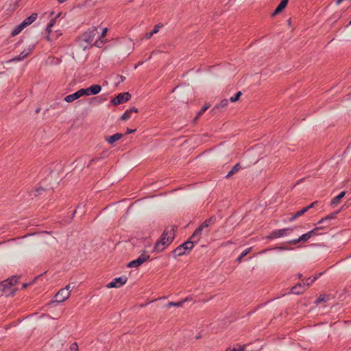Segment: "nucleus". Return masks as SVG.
<instances>
[{"mask_svg":"<svg viewBox=\"0 0 351 351\" xmlns=\"http://www.w3.org/2000/svg\"><path fill=\"white\" fill-rule=\"evenodd\" d=\"M123 136V134L121 133H117L114 135L106 136L105 138V140L110 144H113L116 141L121 139Z\"/></svg>","mask_w":351,"mask_h":351,"instance_id":"16","label":"nucleus"},{"mask_svg":"<svg viewBox=\"0 0 351 351\" xmlns=\"http://www.w3.org/2000/svg\"><path fill=\"white\" fill-rule=\"evenodd\" d=\"M173 253H174L176 256H182L184 254H188L186 252V251L183 248L182 245H180L178 247H176L174 250Z\"/></svg>","mask_w":351,"mask_h":351,"instance_id":"19","label":"nucleus"},{"mask_svg":"<svg viewBox=\"0 0 351 351\" xmlns=\"http://www.w3.org/2000/svg\"><path fill=\"white\" fill-rule=\"evenodd\" d=\"M315 204H316V202H313L309 206H306V208H308V210L310 208H313Z\"/></svg>","mask_w":351,"mask_h":351,"instance_id":"43","label":"nucleus"},{"mask_svg":"<svg viewBox=\"0 0 351 351\" xmlns=\"http://www.w3.org/2000/svg\"><path fill=\"white\" fill-rule=\"evenodd\" d=\"M228 104V100L227 99H222L217 105L215 106V108H225Z\"/></svg>","mask_w":351,"mask_h":351,"instance_id":"27","label":"nucleus"},{"mask_svg":"<svg viewBox=\"0 0 351 351\" xmlns=\"http://www.w3.org/2000/svg\"><path fill=\"white\" fill-rule=\"evenodd\" d=\"M73 287L74 286H71V284H69L64 288H63V289L67 290V291H69V293L71 294V290Z\"/></svg>","mask_w":351,"mask_h":351,"instance_id":"39","label":"nucleus"},{"mask_svg":"<svg viewBox=\"0 0 351 351\" xmlns=\"http://www.w3.org/2000/svg\"><path fill=\"white\" fill-rule=\"evenodd\" d=\"M346 191L341 192L337 196L335 197L332 201L331 204L333 205L338 204L340 202V200L345 196Z\"/></svg>","mask_w":351,"mask_h":351,"instance_id":"21","label":"nucleus"},{"mask_svg":"<svg viewBox=\"0 0 351 351\" xmlns=\"http://www.w3.org/2000/svg\"><path fill=\"white\" fill-rule=\"evenodd\" d=\"M202 230L203 228H202L201 226H199L191 235V239H193L194 241H196L197 243L201 238Z\"/></svg>","mask_w":351,"mask_h":351,"instance_id":"18","label":"nucleus"},{"mask_svg":"<svg viewBox=\"0 0 351 351\" xmlns=\"http://www.w3.org/2000/svg\"><path fill=\"white\" fill-rule=\"evenodd\" d=\"M70 293L67 290L61 289L55 295V300L53 302L61 303L66 300L70 297Z\"/></svg>","mask_w":351,"mask_h":351,"instance_id":"9","label":"nucleus"},{"mask_svg":"<svg viewBox=\"0 0 351 351\" xmlns=\"http://www.w3.org/2000/svg\"><path fill=\"white\" fill-rule=\"evenodd\" d=\"M291 21L290 20H288V24H290Z\"/></svg>","mask_w":351,"mask_h":351,"instance_id":"53","label":"nucleus"},{"mask_svg":"<svg viewBox=\"0 0 351 351\" xmlns=\"http://www.w3.org/2000/svg\"><path fill=\"white\" fill-rule=\"evenodd\" d=\"M202 337V335H199L196 337V339H200Z\"/></svg>","mask_w":351,"mask_h":351,"instance_id":"50","label":"nucleus"},{"mask_svg":"<svg viewBox=\"0 0 351 351\" xmlns=\"http://www.w3.org/2000/svg\"><path fill=\"white\" fill-rule=\"evenodd\" d=\"M17 283V278L16 276H12L0 283V291L4 292L6 295H13L16 289L12 287Z\"/></svg>","mask_w":351,"mask_h":351,"instance_id":"2","label":"nucleus"},{"mask_svg":"<svg viewBox=\"0 0 351 351\" xmlns=\"http://www.w3.org/2000/svg\"><path fill=\"white\" fill-rule=\"evenodd\" d=\"M233 243L232 241H227V242H225V243H223L221 244V246L223 247H226L228 245H230V244H232Z\"/></svg>","mask_w":351,"mask_h":351,"instance_id":"42","label":"nucleus"},{"mask_svg":"<svg viewBox=\"0 0 351 351\" xmlns=\"http://www.w3.org/2000/svg\"><path fill=\"white\" fill-rule=\"evenodd\" d=\"M32 51V48H27L24 49L19 56H16L12 59L14 61H21L29 55Z\"/></svg>","mask_w":351,"mask_h":351,"instance_id":"13","label":"nucleus"},{"mask_svg":"<svg viewBox=\"0 0 351 351\" xmlns=\"http://www.w3.org/2000/svg\"><path fill=\"white\" fill-rule=\"evenodd\" d=\"M241 94H242V93H241V91L237 92V93H236V95H235L234 97H231L230 98V101L231 102H236V101H237L239 99V98H240V97H241Z\"/></svg>","mask_w":351,"mask_h":351,"instance_id":"30","label":"nucleus"},{"mask_svg":"<svg viewBox=\"0 0 351 351\" xmlns=\"http://www.w3.org/2000/svg\"><path fill=\"white\" fill-rule=\"evenodd\" d=\"M322 227H316L312 230L308 231V232L302 234L297 239L291 240L289 241V244L295 245L299 242H306L308 241L312 237L317 234V231L321 230Z\"/></svg>","mask_w":351,"mask_h":351,"instance_id":"3","label":"nucleus"},{"mask_svg":"<svg viewBox=\"0 0 351 351\" xmlns=\"http://www.w3.org/2000/svg\"><path fill=\"white\" fill-rule=\"evenodd\" d=\"M252 249V247H249V248L245 250L244 251H243L242 253L241 254V255L237 259V261L238 262H241L242 258L251 252Z\"/></svg>","mask_w":351,"mask_h":351,"instance_id":"26","label":"nucleus"},{"mask_svg":"<svg viewBox=\"0 0 351 351\" xmlns=\"http://www.w3.org/2000/svg\"><path fill=\"white\" fill-rule=\"evenodd\" d=\"M127 280L128 278L125 276L118 277L107 284L106 287L108 289L119 288L124 285L127 282Z\"/></svg>","mask_w":351,"mask_h":351,"instance_id":"7","label":"nucleus"},{"mask_svg":"<svg viewBox=\"0 0 351 351\" xmlns=\"http://www.w3.org/2000/svg\"><path fill=\"white\" fill-rule=\"evenodd\" d=\"M175 230L176 226H174L166 228L160 237V239L156 243L154 249V251L158 252H162L172 243L175 237Z\"/></svg>","mask_w":351,"mask_h":351,"instance_id":"1","label":"nucleus"},{"mask_svg":"<svg viewBox=\"0 0 351 351\" xmlns=\"http://www.w3.org/2000/svg\"><path fill=\"white\" fill-rule=\"evenodd\" d=\"M317 279V277H314L313 279H307L306 280V282L304 283V285H306V286H309L310 285H311L315 280Z\"/></svg>","mask_w":351,"mask_h":351,"instance_id":"37","label":"nucleus"},{"mask_svg":"<svg viewBox=\"0 0 351 351\" xmlns=\"http://www.w3.org/2000/svg\"><path fill=\"white\" fill-rule=\"evenodd\" d=\"M349 24L351 25V21H350Z\"/></svg>","mask_w":351,"mask_h":351,"instance_id":"54","label":"nucleus"},{"mask_svg":"<svg viewBox=\"0 0 351 351\" xmlns=\"http://www.w3.org/2000/svg\"><path fill=\"white\" fill-rule=\"evenodd\" d=\"M83 91L84 92V96H89L91 95H97L98 94L101 90V87L100 85L95 84L92 85L91 86L87 88H82Z\"/></svg>","mask_w":351,"mask_h":351,"instance_id":"11","label":"nucleus"},{"mask_svg":"<svg viewBox=\"0 0 351 351\" xmlns=\"http://www.w3.org/2000/svg\"><path fill=\"white\" fill-rule=\"evenodd\" d=\"M328 300V297L325 295H320L316 300V304L325 302Z\"/></svg>","mask_w":351,"mask_h":351,"instance_id":"35","label":"nucleus"},{"mask_svg":"<svg viewBox=\"0 0 351 351\" xmlns=\"http://www.w3.org/2000/svg\"><path fill=\"white\" fill-rule=\"evenodd\" d=\"M119 77L121 79V82H123L125 80V77L123 75H120Z\"/></svg>","mask_w":351,"mask_h":351,"instance_id":"46","label":"nucleus"},{"mask_svg":"<svg viewBox=\"0 0 351 351\" xmlns=\"http://www.w3.org/2000/svg\"><path fill=\"white\" fill-rule=\"evenodd\" d=\"M338 213L336 212V213H332L330 215H328V216H326V217H324L322 218V219H320L319 221H318V224H322V223H324L325 222H326L328 220H331V219H333L335 218L336 217V215Z\"/></svg>","mask_w":351,"mask_h":351,"instance_id":"22","label":"nucleus"},{"mask_svg":"<svg viewBox=\"0 0 351 351\" xmlns=\"http://www.w3.org/2000/svg\"><path fill=\"white\" fill-rule=\"evenodd\" d=\"M128 110L130 111V113H132V112L137 113L138 112V109L136 107H132L131 108H130Z\"/></svg>","mask_w":351,"mask_h":351,"instance_id":"41","label":"nucleus"},{"mask_svg":"<svg viewBox=\"0 0 351 351\" xmlns=\"http://www.w3.org/2000/svg\"><path fill=\"white\" fill-rule=\"evenodd\" d=\"M291 231H293V228H283L280 230H276L273 231L267 238L269 239H273L276 238H280L289 234Z\"/></svg>","mask_w":351,"mask_h":351,"instance_id":"6","label":"nucleus"},{"mask_svg":"<svg viewBox=\"0 0 351 351\" xmlns=\"http://www.w3.org/2000/svg\"><path fill=\"white\" fill-rule=\"evenodd\" d=\"M131 95L128 92L120 93L112 100V102L114 105L117 106L128 101Z\"/></svg>","mask_w":351,"mask_h":351,"instance_id":"8","label":"nucleus"},{"mask_svg":"<svg viewBox=\"0 0 351 351\" xmlns=\"http://www.w3.org/2000/svg\"><path fill=\"white\" fill-rule=\"evenodd\" d=\"M25 27L23 26V25L21 23L19 25H17L11 32L12 36H15L18 35Z\"/></svg>","mask_w":351,"mask_h":351,"instance_id":"25","label":"nucleus"},{"mask_svg":"<svg viewBox=\"0 0 351 351\" xmlns=\"http://www.w3.org/2000/svg\"><path fill=\"white\" fill-rule=\"evenodd\" d=\"M213 223V219L210 218L209 219L204 221L199 226H201V228L204 229L205 228L208 227Z\"/></svg>","mask_w":351,"mask_h":351,"instance_id":"28","label":"nucleus"},{"mask_svg":"<svg viewBox=\"0 0 351 351\" xmlns=\"http://www.w3.org/2000/svg\"><path fill=\"white\" fill-rule=\"evenodd\" d=\"M32 23L31 21V20L29 19V17H27V19H25L22 23L21 24L23 25V26L24 27H26L27 26L31 25Z\"/></svg>","mask_w":351,"mask_h":351,"instance_id":"34","label":"nucleus"},{"mask_svg":"<svg viewBox=\"0 0 351 351\" xmlns=\"http://www.w3.org/2000/svg\"><path fill=\"white\" fill-rule=\"evenodd\" d=\"M277 249L282 250H286L287 248L285 247H277Z\"/></svg>","mask_w":351,"mask_h":351,"instance_id":"47","label":"nucleus"},{"mask_svg":"<svg viewBox=\"0 0 351 351\" xmlns=\"http://www.w3.org/2000/svg\"><path fill=\"white\" fill-rule=\"evenodd\" d=\"M268 250H264L263 251H262L261 253H264L266 251H267Z\"/></svg>","mask_w":351,"mask_h":351,"instance_id":"52","label":"nucleus"},{"mask_svg":"<svg viewBox=\"0 0 351 351\" xmlns=\"http://www.w3.org/2000/svg\"><path fill=\"white\" fill-rule=\"evenodd\" d=\"M245 348V345L244 346H239L238 348H226V351H244Z\"/></svg>","mask_w":351,"mask_h":351,"instance_id":"29","label":"nucleus"},{"mask_svg":"<svg viewBox=\"0 0 351 351\" xmlns=\"http://www.w3.org/2000/svg\"><path fill=\"white\" fill-rule=\"evenodd\" d=\"M149 258V254L145 250H143L142 254L136 259L130 261L128 264V267L137 268L143 263L148 261Z\"/></svg>","mask_w":351,"mask_h":351,"instance_id":"4","label":"nucleus"},{"mask_svg":"<svg viewBox=\"0 0 351 351\" xmlns=\"http://www.w3.org/2000/svg\"><path fill=\"white\" fill-rule=\"evenodd\" d=\"M163 26L162 23H158L156 25L153 29V30L150 32L146 33L144 36L145 38L147 40L150 39L154 34H157L159 32V29Z\"/></svg>","mask_w":351,"mask_h":351,"instance_id":"14","label":"nucleus"},{"mask_svg":"<svg viewBox=\"0 0 351 351\" xmlns=\"http://www.w3.org/2000/svg\"><path fill=\"white\" fill-rule=\"evenodd\" d=\"M107 32H108V28H106V27L104 28L103 31H102V32H101V35L99 36V38L101 39L102 38L105 37L106 35Z\"/></svg>","mask_w":351,"mask_h":351,"instance_id":"40","label":"nucleus"},{"mask_svg":"<svg viewBox=\"0 0 351 351\" xmlns=\"http://www.w3.org/2000/svg\"><path fill=\"white\" fill-rule=\"evenodd\" d=\"M38 17V14L36 13H33L32 15L29 16L32 23L34 22Z\"/></svg>","mask_w":351,"mask_h":351,"instance_id":"38","label":"nucleus"},{"mask_svg":"<svg viewBox=\"0 0 351 351\" xmlns=\"http://www.w3.org/2000/svg\"><path fill=\"white\" fill-rule=\"evenodd\" d=\"M84 92L83 91V89L81 88L77 92L66 96L64 100L67 103L73 102V101L84 96Z\"/></svg>","mask_w":351,"mask_h":351,"instance_id":"12","label":"nucleus"},{"mask_svg":"<svg viewBox=\"0 0 351 351\" xmlns=\"http://www.w3.org/2000/svg\"><path fill=\"white\" fill-rule=\"evenodd\" d=\"M71 351H78V345L77 343H73L70 346Z\"/></svg>","mask_w":351,"mask_h":351,"instance_id":"36","label":"nucleus"},{"mask_svg":"<svg viewBox=\"0 0 351 351\" xmlns=\"http://www.w3.org/2000/svg\"><path fill=\"white\" fill-rule=\"evenodd\" d=\"M131 113L128 110L123 113V114L121 116V119L123 121H125L130 118Z\"/></svg>","mask_w":351,"mask_h":351,"instance_id":"33","label":"nucleus"},{"mask_svg":"<svg viewBox=\"0 0 351 351\" xmlns=\"http://www.w3.org/2000/svg\"><path fill=\"white\" fill-rule=\"evenodd\" d=\"M189 299L188 298H185L184 300H182V301H180V302H169L167 304V307H171V306H176V307H180L183 305V304L188 301Z\"/></svg>","mask_w":351,"mask_h":351,"instance_id":"24","label":"nucleus"},{"mask_svg":"<svg viewBox=\"0 0 351 351\" xmlns=\"http://www.w3.org/2000/svg\"><path fill=\"white\" fill-rule=\"evenodd\" d=\"M296 218H298V217H295V215H293L290 219H289V221H294Z\"/></svg>","mask_w":351,"mask_h":351,"instance_id":"45","label":"nucleus"},{"mask_svg":"<svg viewBox=\"0 0 351 351\" xmlns=\"http://www.w3.org/2000/svg\"><path fill=\"white\" fill-rule=\"evenodd\" d=\"M27 287V284H24V285H23V288H26Z\"/></svg>","mask_w":351,"mask_h":351,"instance_id":"51","label":"nucleus"},{"mask_svg":"<svg viewBox=\"0 0 351 351\" xmlns=\"http://www.w3.org/2000/svg\"><path fill=\"white\" fill-rule=\"evenodd\" d=\"M60 3H63L66 1L67 0H58Z\"/></svg>","mask_w":351,"mask_h":351,"instance_id":"49","label":"nucleus"},{"mask_svg":"<svg viewBox=\"0 0 351 351\" xmlns=\"http://www.w3.org/2000/svg\"><path fill=\"white\" fill-rule=\"evenodd\" d=\"M209 108L208 105H204L202 110L197 114V116L195 118V120H197L208 108Z\"/></svg>","mask_w":351,"mask_h":351,"instance_id":"31","label":"nucleus"},{"mask_svg":"<svg viewBox=\"0 0 351 351\" xmlns=\"http://www.w3.org/2000/svg\"><path fill=\"white\" fill-rule=\"evenodd\" d=\"M135 131V130H131V129H128L127 130V132H126V134H131L132 132H134Z\"/></svg>","mask_w":351,"mask_h":351,"instance_id":"44","label":"nucleus"},{"mask_svg":"<svg viewBox=\"0 0 351 351\" xmlns=\"http://www.w3.org/2000/svg\"><path fill=\"white\" fill-rule=\"evenodd\" d=\"M241 165L237 163L236 164L233 168L228 173V174L226 175V178H230L232 175H234V173H236L237 171H239L241 169Z\"/></svg>","mask_w":351,"mask_h":351,"instance_id":"20","label":"nucleus"},{"mask_svg":"<svg viewBox=\"0 0 351 351\" xmlns=\"http://www.w3.org/2000/svg\"><path fill=\"white\" fill-rule=\"evenodd\" d=\"M97 34V31L96 28H92L88 31L86 32L81 37L80 41L85 42L88 44H92L95 40V36Z\"/></svg>","mask_w":351,"mask_h":351,"instance_id":"5","label":"nucleus"},{"mask_svg":"<svg viewBox=\"0 0 351 351\" xmlns=\"http://www.w3.org/2000/svg\"><path fill=\"white\" fill-rule=\"evenodd\" d=\"M197 243L193 239H191V237L188 241L182 244L183 248L189 253L194 247V244Z\"/></svg>","mask_w":351,"mask_h":351,"instance_id":"15","label":"nucleus"},{"mask_svg":"<svg viewBox=\"0 0 351 351\" xmlns=\"http://www.w3.org/2000/svg\"><path fill=\"white\" fill-rule=\"evenodd\" d=\"M308 211V208H303L302 210L298 211L295 213V217H300L302 216V215H304L305 213H306Z\"/></svg>","mask_w":351,"mask_h":351,"instance_id":"32","label":"nucleus"},{"mask_svg":"<svg viewBox=\"0 0 351 351\" xmlns=\"http://www.w3.org/2000/svg\"><path fill=\"white\" fill-rule=\"evenodd\" d=\"M288 1L289 0H282L279 5L276 8V10H274L273 15H276L280 13L287 6Z\"/></svg>","mask_w":351,"mask_h":351,"instance_id":"17","label":"nucleus"},{"mask_svg":"<svg viewBox=\"0 0 351 351\" xmlns=\"http://www.w3.org/2000/svg\"><path fill=\"white\" fill-rule=\"evenodd\" d=\"M60 15V13H59L57 16L53 19H51V21H50V23L47 25V29H46V31L47 32V35L45 36V38L48 40V41H51L53 40V39H56L58 36L61 35V33L60 34H58L54 38L53 36H51V27L54 25L55 23H56V18L58 17Z\"/></svg>","mask_w":351,"mask_h":351,"instance_id":"10","label":"nucleus"},{"mask_svg":"<svg viewBox=\"0 0 351 351\" xmlns=\"http://www.w3.org/2000/svg\"><path fill=\"white\" fill-rule=\"evenodd\" d=\"M291 293L294 294H300L304 291L303 287L301 284L294 286L291 288Z\"/></svg>","mask_w":351,"mask_h":351,"instance_id":"23","label":"nucleus"},{"mask_svg":"<svg viewBox=\"0 0 351 351\" xmlns=\"http://www.w3.org/2000/svg\"><path fill=\"white\" fill-rule=\"evenodd\" d=\"M343 0H337V4L339 5L340 4Z\"/></svg>","mask_w":351,"mask_h":351,"instance_id":"48","label":"nucleus"}]
</instances>
